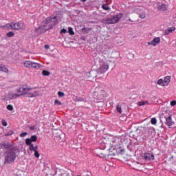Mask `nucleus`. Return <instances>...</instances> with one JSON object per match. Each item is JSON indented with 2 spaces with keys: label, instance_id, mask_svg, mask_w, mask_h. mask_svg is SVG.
<instances>
[{
  "label": "nucleus",
  "instance_id": "1",
  "mask_svg": "<svg viewBox=\"0 0 176 176\" xmlns=\"http://www.w3.org/2000/svg\"><path fill=\"white\" fill-rule=\"evenodd\" d=\"M58 24V19L57 16H49L43 21L41 27L36 29L35 32L37 34H44L46 31L52 30L54 27H56Z\"/></svg>",
  "mask_w": 176,
  "mask_h": 176
},
{
  "label": "nucleus",
  "instance_id": "2",
  "mask_svg": "<svg viewBox=\"0 0 176 176\" xmlns=\"http://www.w3.org/2000/svg\"><path fill=\"white\" fill-rule=\"evenodd\" d=\"M31 90H32V88H28L27 85H22L16 89L17 93H19V94H8L9 100H16V98L21 97V96H26V97H29L30 98L39 96V91H34L33 93H31L30 92Z\"/></svg>",
  "mask_w": 176,
  "mask_h": 176
},
{
  "label": "nucleus",
  "instance_id": "3",
  "mask_svg": "<svg viewBox=\"0 0 176 176\" xmlns=\"http://www.w3.org/2000/svg\"><path fill=\"white\" fill-rule=\"evenodd\" d=\"M99 67L96 70L98 75L105 74L109 69V62L107 59L99 58Z\"/></svg>",
  "mask_w": 176,
  "mask_h": 176
},
{
  "label": "nucleus",
  "instance_id": "4",
  "mask_svg": "<svg viewBox=\"0 0 176 176\" xmlns=\"http://www.w3.org/2000/svg\"><path fill=\"white\" fill-rule=\"evenodd\" d=\"M141 131H144L143 133V140H145V141H148L151 137H153V134L155 133V128L152 126L149 127H140Z\"/></svg>",
  "mask_w": 176,
  "mask_h": 176
},
{
  "label": "nucleus",
  "instance_id": "5",
  "mask_svg": "<svg viewBox=\"0 0 176 176\" xmlns=\"http://www.w3.org/2000/svg\"><path fill=\"white\" fill-rule=\"evenodd\" d=\"M14 151H16V148H11L6 152L5 156L6 163H14V160H16V153Z\"/></svg>",
  "mask_w": 176,
  "mask_h": 176
},
{
  "label": "nucleus",
  "instance_id": "6",
  "mask_svg": "<svg viewBox=\"0 0 176 176\" xmlns=\"http://www.w3.org/2000/svg\"><path fill=\"white\" fill-rule=\"evenodd\" d=\"M122 17H123V14L119 13L111 18L104 19L103 23L104 24H116V23H119V21H120Z\"/></svg>",
  "mask_w": 176,
  "mask_h": 176
},
{
  "label": "nucleus",
  "instance_id": "7",
  "mask_svg": "<svg viewBox=\"0 0 176 176\" xmlns=\"http://www.w3.org/2000/svg\"><path fill=\"white\" fill-rule=\"evenodd\" d=\"M94 98L96 101H102L105 98V91L102 89H96V91L94 94Z\"/></svg>",
  "mask_w": 176,
  "mask_h": 176
},
{
  "label": "nucleus",
  "instance_id": "8",
  "mask_svg": "<svg viewBox=\"0 0 176 176\" xmlns=\"http://www.w3.org/2000/svg\"><path fill=\"white\" fill-rule=\"evenodd\" d=\"M162 117L166 120L165 124H166V126L170 127V126H174V124H175V122L173 121V116H171V114L164 113Z\"/></svg>",
  "mask_w": 176,
  "mask_h": 176
},
{
  "label": "nucleus",
  "instance_id": "9",
  "mask_svg": "<svg viewBox=\"0 0 176 176\" xmlns=\"http://www.w3.org/2000/svg\"><path fill=\"white\" fill-rule=\"evenodd\" d=\"M23 65L25 68H35V69H38V68H39V63H36L31 60L25 61L23 63Z\"/></svg>",
  "mask_w": 176,
  "mask_h": 176
},
{
  "label": "nucleus",
  "instance_id": "10",
  "mask_svg": "<svg viewBox=\"0 0 176 176\" xmlns=\"http://www.w3.org/2000/svg\"><path fill=\"white\" fill-rule=\"evenodd\" d=\"M143 159L146 162H149V160H155V155L153 153H146L143 155Z\"/></svg>",
  "mask_w": 176,
  "mask_h": 176
},
{
  "label": "nucleus",
  "instance_id": "11",
  "mask_svg": "<svg viewBox=\"0 0 176 176\" xmlns=\"http://www.w3.org/2000/svg\"><path fill=\"white\" fill-rule=\"evenodd\" d=\"M157 9L160 12H164V10H166V4H163L162 3H159L157 4Z\"/></svg>",
  "mask_w": 176,
  "mask_h": 176
},
{
  "label": "nucleus",
  "instance_id": "12",
  "mask_svg": "<svg viewBox=\"0 0 176 176\" xmlns=\"http://www.w3.org/2000/svg\"><path fill=\"white\" fill-rule=\"evenodd\" d=\"M1 28L6 30H13V23H6V25L1 26Z\"/></svg>",
  "mask_w": 176,
  "mask_h": 176
},
{
  "label": "nucleus",
  "instance_id": "13",
  "mask_svg": "<svg viewBox=\"0 0 176 176\" xmlns=\"http://www.w3.org/2000/svg\"><path fill=\"white\" fill-rule=\"evenodd\" d=\"M171 80V77L166 76L164 79V86H168V84L170 83Z\"/></svg>",
  "mask_w": 176,
  "mask_h": 176
},
{
  "label": "nucleus",
  "instance_id": "14",
  "mask_svg": "<svg viewBox=\"0 0 176 176\" xmlns=\"http://www.w3.org/2000/svg\"><path fill=\"white\" fill-rule=\"evenodd\" d=\"M12 28L13 30H19L20 28H21V24H20L19 22L14 24L12 23Z\"/></svg>",
  "mask_w": 176,
  "mask_h": 176
},
{
  "label": "nucleus",
  "instance_id": "15",
  "mask_svg": "<svg viewBox=\"0 0 176 176\" xmlns=\"http://www.w3.org/2000/svg\"><path fill=\"white\" fill-rule=\"evenodd\" d=\"M173 31H175V28L170 27L168 30H166L164 32V35H169L170 32H173Z\"/></svg>",
  "mask_w": 176,
  "mask_h": 176
},
{
  "label": "nucleus",
  "instance_id": "16",
  "mask_svg": "<svg viewBox=\"0 0 176 176\" xmlns=\"http://www.w3.org/2000/svg\"><path fill=\"white\" fill-rule=\"evenodd\" d=\"M0 71L6 72V74H8V72H9V69L6 67H5V65H0Z\"/></svg>",
  "mask_w": 176,
  "mask_h": 176
},
{
  "label": "nucleus",
  "instance_id": "17",
  "mask_svg": "<svg viewBox=\"0 0 176 176\" xmlns=\"http://www.w3.org/2000/svg\"><path fill=\"white\" fill-rule=\"evenodd\" d=\"M30 139L32 140V142H36V141H38V136L33 135Z\"/></svg>",
  "mask_w": 176,
  "mask_h": 176
},
{
  "label": "nucleus",
  "instance_id": "18",
  "mask_svg": "<svg viewBox=\"0 0 176 176\" xmlns=\"http://www.w3.org/2000/svg\"><path fill=\"white\" fill-rule=\"evenodd\" d=\"M102 8L103 10H111V8L108 6V4H103L102 6Z\"/></svg>",
  "mask_w": 176,
  "mask_h": 176
},
{
  "label": "nucleus",
  "instance_id": "19",
  "mask_svg": "<svg viewBox=\"0 0 176 176\" xmlns=\"http://www.w3.org/2000/svg\"><path fill=\"white\" fill-rule=\"evenodd\" d=\"M146 104H148V102L146 100L138 102L139 107H142V105H146Z\"/></svg>",
  "mask_w": 176,
  "mask_h": 176
},
{
  "label": "nucleus",
  "instance_id": "20",
  "mask_svg": "<svg viewBox=\"0 0 176 176\" xmlns=\"http://www.w3.org/2000/svg\"><path fill=\"white\" fill-rule=\"evenodd\" d=\"M68 32L69 35H75V32H74V29L71 27L68 28Z\"/></svg>",
  "mask_w": 176,
  "mask_h": 176
},
{
  "label": "nucleus",
  "instance_id": "21",
  "mask_svg": "<svg viewBox=\"0 0 176 176\" xmlns=\"http://www.w3.org/2000/svg\"><path fill=\"white\" fill-rule=\"evenodd\" d=\"M42 74L44 76H49V75H50V72L47 71V70H43L42 71Z\"/></svg>",
  "mask_w": 176,
  "mask_h": 176
},
{
  "label": "nucleus",
  "instance_id": "22",
  "mask_svg": "<svg viewBox=\"0 0 176 176\" xmlns=\"http://www.w3.org/2000/svg\"><path fill=\"white\" fill-rule=\"evenodd\" d=\"M153 42L155 43V45H157V43H160V37H155L153 38Z\"/></svg>",
  "mask_w": 176,
  "mask_h": 176
},
{
  "label": "nucleus",
  "instance_id": "23",
  "mask_svg": "<svg viewBox=\"0 0 176 176\" xmlns=\"http://www.w3.org/2000/svg\"><path fill=\"white\" fill-rule=\"evenodd\" d=\"M116 110L118 112V113H122L123 111H122V106L118 104L116 107Z\"/></svg>",
  "mask_w": 176,
  "mask_h": 176
},
{
  "label": "nucleus",
  "instance_id": "24",
  "mask_svg": "<svg viewBox=\"0 0 176 176\" xmlns=\"http://www.w3.org/2000/svg\"><path fill=\"white\" fill-rule=\"evenodd\" d=\"M32 140H31L30 138H28V139L25 140V144H26V145H28V146L32 145Z\"/></svg>",
  "mask_w": 176,
  "mask_h": 176
},
{
  "label": "nucleus",
  "instance_id": "25",
  "mask_svg": "<svg viewBox=\"0 0 176 176\" xmlns=\"http://www.w3.org/2000/svg\"><path fill=\"white\" fill-rule=\"evenodd\" d=\"M8 38H12L14 36V32H9L8 33L6 34Z\"/></svg>",
  "mask_w": 176,
  "mask_h": 176
},
{
  "label": "nucleus",
  "instance_id": "26",
  "mask_svg": "<svg viewBox=\"0 0 176 176\" xmlns=\"http://www.w3.org/2000/svg\"><path fill=\"white\" fill-rule=\"evenodd\" d=\"M151 124H156L157 123V120L156 118H151Z\"/></svg>",
  "mask_w": 176,
  "mask_h": 176
},
{
  "label": "nucleus",
  "instance_id": "27",
  "mask_svg": "<svg viewBox=\"0 0 176 176\" xmlns=\"http://www.w3.org/2000/svg\"><path fill=\"white\" fill-rule=\"evenodd\" d=\"M94 74H96V71L94 70H91L89 72V74L91 75V76H92V78H97V75H94Z\"/></svg>",
  "mask_w": 176,
  "mask_h": 176
},
{
  "label": "nucleus",
  "instance_id": "28",
  "mask_svg": "<svg viewBox=\"0 0 176 176\" xmlns=\"http://www.w3.org/2000/svg\"><path fill=\"white\" fill-rule=\"evenodd\" d=\"M164 80L162 79H160L157 81V85H160L161 86H164Z\"/></svg>",
  "mask_w": 176,
  "mask_h": 176
},
{
  "label": "nucleus",
  "instance_id": "29",
  "mask_svg": "<svg viewBox=\"0 0 176 176\" xmlns=\"http://www.w3.org/2000/svg\"><path fill=\"white\" fill-rule=\"evenodd\" d=\"M139 17H140V19H145L146 17L145 12H142L139 14Z\"/></svg>",
  "mask_w": 176,
  "mask_h": 176
},
{
  "label": "nucleus",
  "instance_id": "30",
  "mask_svg": "<svg viewBox=\"0 0 176 176\" xmlns=\"http://www.w3.org/2000/svg\"><path fill=\"white\" fill-rule=\"evenodd\" d=\"M147 45H151L152 46H154V47L156 46V43H154L153 40L152 41L148 42Z\"/></svg>",
  "mask_w": 176,
  "mask_h": 176
},
{
  "label": "nucleus",
  "instance_id": "31",
  "mask_svg": "<svg viewBox=\"0 0 176 176\" xmlns=\"http://www.w3.org/2000/svg\"><path fill=\"white\" fill-rule=\"evenodd\" d=\"M7 109H8V111H13V109H14L13 106L11 105V104H8V105L7 106Z\"/></svg>",
  "mask_w": 176,
  "mask_h": 176
},
{
  "label": "nucleus",
  "instance_id": "32",
  "mask_svg": "<svg viewBox=\"0 0 176 176\" xmlns=\"http://www.w3.org/2000/svg\"><path fill=\"white\" fill-rule=\"evenodd\" d=\"M12 134H14V132L13 131H10L6 133V135L9 136V135H12Z\"/></svg>",
  "mask_w": 176,
  "mask_h": 176
},
{
  "label": "nucleus",
  "instance_id": "33",
  "mask_svg": "<svg viewBox=\"0 0 176 176\" xmlns=\"http://www.w3.org/2000/svg\"><path fill=\"white\" fill-rule=\"evenodd\" d=\"M58 97H64L65 94L63 91H58Z\"/></svg>",
  "mask_w": 176,
  "mask_h": 176
},
{
  "label": "nucleus",
  "instance_id": "34",
  "mask_svg": "<svg viewBox=\"0 0 176 176\" xmlns=\"http://www.w3.org/2000/svg\"><path fill=\"white\" fill-rule=\"evenodd\" d=\"M54 104H55V105H61V102H60L58 100H54Z\"/></svg>",
  "mask_w": 176,
  "mask_h": 176
},
{
  "label": "nucleus",
  "instance_id": "35",
  "mask_svg": "<svg viewBox=\"0 0 176 176\" xmlns=\"http://www.w3.org/2000/svg\"><path fill=\"white\" fill-rule=\"evenodd\" d=\"M1 124L2 126H4V127H6V126H8V122H6L5 120H3L1 122Z\"/></svg>",
  "mask_w": 176,
  "mask_h": 176
},
{
  "label": "nucleus",
  "instance_id": "36",
  "mask_svg": "<svg viewBox=\"0 0 176 176\" xmlns=\"http://www.w3.org/2000/svg\"><path fill=\"white\" fill-rule=\"evenodd\" d=\"M34 156L35 157H37V159L41 156V154H39L38 151H34Z\"/></svg>",
  "mask_w": 176,
  "mask_h": 176
},
{
  "label": "nucleus",
  "instance_id": "37",
  "mask_svg": "<svg viewBox=\"0 0 176 176\" xmlns=\"http://www.w3.org/2000/svg\"><path fill=\"white\" fill-rule=\"evenodd\" d=\"M67 29L65 28H63L62 30H60V34H67Z\"/></svg>",
  "mask_w": 176,
  "mask_h": 176
},
{
  "label": "nucleus",
  "instance_id": "38",
  "mask_svg": "<svg viewBox=\"0 0 176 176\" xmlns=\"http://www.w3.org/2000/svg\"><path fill=\"white\" fill-rule=\"evenodd\" d=\"M28 134V133L23 132V133L20 134V137H21V138L25 137V135H27Z\"/></svg>",
  "mask_w": 176,
  "mask_h": 176
},
{
  "label": "nucleus",
  "instance_id": "39",
  "mask_svg": "<svg viewBox=\"0 0 176 176\" xmlns=\"http://www.w3.org/2000/svg\"><path fill=\"white\" fill-rule=\"evenodd\" d=\"M34 144H30V145L29 146V149H30V151H33V152H34Z\"/></svg>",
  "mask_w": 176,
  "mask_h": 176
},
{
  "label": "nucleus",
  "instance_id": "40",
  "mask_svg": "<svg viewBox=\"0 0 176 176\" xmlns=\"http://www.w3.org/2000/svg\"><path fill=\"white\" fill-rule=\"evenodd\" d=\"M171 107H174V105H176V100H172L170 102Z\"/></svg>",
  "mask_w": 176,
  "mask_h": 176
},
{
  "label": "nucleus",
  "instance_id": "41",
  "mask_svg": "<svg viewBox=\"0 0 176 176\" xmlns=\"http://www.w3.org/2000/svg\"><path fill=\"white\" fill-rule=\"evenodd\" d=\"M4 148H10V146H12L10 144H3Z\"/></svg>",
  "mask_w": 176,
  "mask_h": 176
},
{
  "label": "nucleus",
  "instance_id": "42",
  "mask_svg": "<svg viewBox=\"0 0 176 176\" xmlns=\"http://www.w3.org/2000/svg\"><path fill=\"white\" fill-rule=\"evenodd\" d=\"M30 130H35V126H31L29 127Z\"/></svg>",
  "mask_w": 176,
  "mask_h": 176
},
{
  "label": "nucleus",
  "instance_id": "43",
  "mask_svg": "<svg viewBox=\"0 0 176 176\" xmlns=\"http://www.w3.org/2000/svg\"><path fill=\"white\" fill-rule=\"evenodd\" d=\"M38 151V146H35L34 148V152Z\"/></svg>",
  "mask_w": 176,
  "mask_h": 176
},
{
  "label": "nucleus",
  "instance_id": "44",
  "mask_svg": "<svg viewBox=\"0 0 176 176\" xmlns=\"http://www.w3.org/2000/svg\"><path fill=\"white\" fill-rule=\"evenodd\" d=\"M86 27L82 28V32H86Z\"/></svg>",
  "mask_w": 176,
  "mask_h": 176
},
{
  "label": "nucleus",
  "instance_id": "45",
  "mask_svg": "<svg viewBox=\"0 0 176 176\" xmlns=\"http://www.w3.org/2000/svg\"><path fill=\"white\" fill-rule=\"evenodd\" d=\"M80 39L81 41H86V38L85 36H82Z\"/></svg>",
  "mask_w": 176,
  "mask_h": 176
},
{
  "label": "nucleus",
  "instance_id": "46",
  "mask_svg": "<svg viewBox=\"0 0 176 176\" xmlns=\"http://www.w3.org/2000/svg\"><path fill=\"white\" fill-rule=\"evenodd\" d=\"M113 142H114L115 144H116V139L113 138Z\"/></svg>",
  "mask_w": 176,
  "mask_h": 176
},
{
  "label": "nucleus",
  "instance_id": "47",
  "mask_svg": "<svg viewBox=\"0 0 176 176\" xmlns=\"http://www.w3.org/2000/svg\"><path fill=\"white\" fill-rule=\"evenodd\" d=\"M87 0H80L81 2H86Z\"/></svg>",
  "mask_w": 176,
  "mask_h": 176
},
{
  "label": "nucleus",
  "instance_id": "48",
  "mask_svg": "<svg viewBox=\"0 0 176 176\" xmlns=\"http://www.w3.org/2000/svg\"><path fill=\"white\" fill-rule=\"evenodd\" d=\"M173 19H176V14L173 16Z\"/></svg>",
  "mask_w": 176,
  "mask_h": 176
},
{
  "label": "nucleus",
  "instance_id": "49",
  "mask_svg": "<svg viewBox=\"0 0 176 176\" xmlns=\"http://www.w3.org/2000/svg\"><path fill=\"white\" fill-rule=\"evenodd\" d=\"M116 54H118L119 56V52H116Z\"/></svg>",
  "mask_w": 176,
  "mask_h": 176
},
{
  "label": "nucleus",
  "instance_id": "50",
  "mask_svg": "<svg viewBox=\"0 0 176 176\" xmlns=\"http://www.w3.org/2000/svg\"><path fill=\"white\" fill-rule=\"evenodd\" d=\"M45 47H49V46H47V45H45Z\"/></svg>",
  "mask_w": 176,
  "mask_h": 176
},
{
  "label": "nucleus",
  "instance_id": "51",
  "mask_svg": "<svg viewBox=\"0 0 176 176\" xmlns=\"http://www.w3.org/2000/svg\"><path fill=\"white\" fill-rule=\"evenodd\" d=\"M45 47H49V46H47V45H45Z\"/></svg>",
  "mask_w": 176,
  "mask_h": 176
},
{
  "label": "nucleus",
  "instance_id": "52",
  "mask_svg": "<svg viewBox=\"0 0 176 176\" xmlns=\"http://www.w3.org/2000/svg\"><path fill=\"white\" fill-rule=\"evenodd\" d=\"M45 47H49V46H47V45H45Z\"/></svg>",
  "mask_w": 176,
  "mask_h": 176
},
{
  "label": "nucleus",
  "instance_id": "53",
  "mask_svg": "<svg viewBox=\"0 0 176 176\" xmlns=\"http://www.w3.org/2000/svg\"><path fill=\"white\" fill-rule=\"evenodd\" d=\"M113 145H117V144H113Z\"/></svg>",
  "mask_w": 176,
  "mask_h": 176
}]
</instances>
